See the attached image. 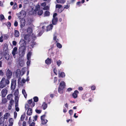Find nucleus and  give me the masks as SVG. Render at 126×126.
Here are the masks:
<instances>
[{
  "instance_id": "f257e3e1",
  "label": "nucleus",
  "mask_w": 126,
  "mask_h": 126,
  "mask_svg": "<svg viewBox=\"0 0 126 126\" xmlns=\"http://www.w3.org/2000/svg\"><path fill=\"white\" fill-rule=\"evenodd\" d=\"M24 68H23L22 69L21 71L19 69H17L16 70V77L18 78V83H19V81L21 79V76L24 74L25 71Z\"/></svg>"
},
{
  "instance_id": "f03ea898",
  "label": "nucleus",
  "mask_w": 126,
  "mask_h": 126,
  "mask_svg": "<svg viewBox=\"0 0 126 126\" xmlns=\"http://www.w3.org/2000/svg\"><path fill=\"white\" fill-rule=\"evenodd\" d=\"M9 83V81L8 79H6L5 78L3 77L0 81V87L1 89L5 87Z\"/></svg>"
},
{
  "instance_id": "7ed1b4c3",
  "label": "nucleus",
  "mask_w": 126,
  "mask_h": 126,
  "mask_svg": "<svg viewBox=\"0 0 126 126\" xmlns=\"http://www.w3.org/2000/svg\"><path fill=\"white\" fill-rule=\"evenodd\" d=\"M65 86V83L64 81H61L60 83L58 91L60 94H62L63 93V89Z\"/></svg>"
},
{
  "instance_id": "20e7f679",
  "label": "nucleus",
  "mask_w": 126,
  "mask_h": 126,
  "mask_svg": "<svg viewBox=\"0 0 126 126\" xmlns=\"http://www.w3.org/2000/svg\"><path fill=\"white\" fill-rule=\"evenodd\" d=\"M29 107L28 104H27L25 105V108L26 109H28L27 113V114L28 115L30 116L32 115V108H29Z\"/></svg>"
},
{
  "instance_id": "39448f33",
  "label": "nucleus",
  "mask_w": 126,
  "mask_h": 126,
  "mask_svg": "<svg viewBox=\"0 0 126 126\" xmlns=\"http://www.w3.org/2000/svg\"><path fill=\"white\" fill-rule=\"evenodd\" d=\"M7 88H5L2 89L1 92V97H5L7 93Z\"/></svg>"
},
{
  "instance_id": "423d86ee",
  "label": "nucleus",
  "mask_w": 126,
  "mask_h": 126,
  "mask_svg": "<svg viewBox=\"0 0 126 126\" xmlns=\"http://www.w3.org/2000/svg\"><path fill=\"white\" fill-rule=\"evenodd\" d=\"M26 42L24 39H21L20 41L19 44L20 45V48H26Z\"/></svg>"
},
{
  "instance_id": "0eeeda50",
  "label": "nucleus",
  "mask_w": 126,
  "mask_h": 126,
  "mask_svg": "<svg viewBox=\"0 0 126 126\" xmlns=\"http://www.w3.org/2000/svg\"><path fill=\"white\" fill-rule=\"evenodd\" d=\"M46 116V115L44 114L41 116L42 124L43 125L46 124L48 121L47 119H45Z\"/></svg>"
},
{
  "instance_id": "6e6552de",
  "label": "nucleus",
  "mask_w": 126,
  "mask_h": 126,
  "mask_svg": "<svg viewBox=\"0 0 126 126\" xmlns=\"http://www.w3.org/2000/svg\"><path fill=\"white\" fill-rule=\"evenodd\" d=\"M12 73L9 69H8L6 72V75L7 79H11L12 77Z\"/></svg>"
},
{
  "instance_id": "1a4fd4ad",
  "label": "nucleus",
  "mask_w": 126,
  "mask_h": 126,
  "mask_svg": "<svg viewBox=\"0 0 126 126\" xmlns=\"http://www.w3.org/2000/svg\"><path fill=\"white\" fill-rule=\"evenodd\" d=\"M20 49H21V51L20 52L19 55L20 57H22L24 56L26 48H20Z\"/></svg>"
},
{
  "instance_id": "9d476101",
  "label": "nucleus",
  "mask_w": 126,
  "mask_h": 126,
  "mask_svg": "<svg viewBox=\"0 0 126 126\" xmlns=\"http://www.w3.org/2000/svg\"><path fill=\"white\" fill-rule=\"evenodd\" d=\"M16 86V80H12L11 88V90H14Z\"/></svg>"
},
{
  "instance_id": "9b49d317",
  "label": "nucleus",
  "mask_w": 126,
  "mask_h": 126,
  "mask_svg": "<svg viewBox=\"0 0 126 126\" xmlns=\"http://www.w3.org/2000/svg\"><path fill=\"white\" fill-rule=\"evenodd\" d=\"M26 21L24 19L21 18L20 21V27L21 28H23L26 24Z\"/></svg>"
},
{
  "instance_id": "f8f14e48",
  "label": "nucleus",
  "mask_w": 126,
  "mask_h": 126,
  "mask_svg": "<svg viewBox=\"0 0 126 126\" xmlns=\"http://www.w3.org/2000/svg\"><path fill=\"white\" fill-rule=\"evenodd\" d=\"M24 38L25 40L27 41L28 42H30L31 41L30 35L29 34H25L24 36Z\"/></svg>"
},
{
  "instance_id": "ddd939ff",
  "label": "nucleus",
  "mask_w": 126,
  "mask_h": 126,
  "mask_svg": "<svg viewBox=\"0 0 126 126\" xmlns=\"http://www.w3.org/2000/svg\"><path fill=\"white\" fill-rule=\"evenodd\" d=\"M17 47H15L13 49L12 52V54L13 56H15L16 54H17Z\"/></svg>"
},
{
  "instance_id": "4468645a",
  "label": "nucleus",
  "mask_w": 126,
  "mask_h": 126,
  "mask_svg": "<svg viewBox=\"0 0 126 126\" xmlns=\"http://www.w3.org/2000/svg\"><path fill=\"white\" fill-rule=\"evenodd\" d=\"M32 99L29 100H28V104L29 105H31V107L32 108L34 107L35 105V103L34 102H32Z\"/></svg>"
},
{
  "instance_id": "2eb2a0df",
  "label": "nucleus",
  "mask_w": 126,
  "mask_h": 126,
  "mask_svg": "<svg viewBox=\"0 0 126 126\" xmlns=\"http://www.w3.org/2000/svg\"><path fill=\"white\" fill-rule=\"evenodd\" d=\"M30 48L31 49V51H29L27 55V59L28 60H29L31 58V56L32 54V48L30 47Z\"/></svg>"
},
{
  "instance_id": "dca6fc26",
  "label": "nucleus",
  "mask_w": 126,
  "mask_h": 126,
  "mask_svg": "<svg viewBox=\"0 0 126 126\" xmlns=\"http://www.w3.org/2000/svg\"><path fill=\"white\" fill-rule=\"evenodd\" d=\"M53 26L52 24H50L46 27V31L47 32L51 30L52 29Z\"/></svg>"
},
{
  "instance_id": "f3484780",
  "label": "nucleus",
  "mask_w": 126,
  "mask_h": 126,
  "mask_svg": "<svg viewBox=\"0 0 126 126\" xmlns=\"http://www.w3.org/2000/svg\"><path fill=\"white\" fill-rule=\"evenodd\" d=\"M79 93V92L77 90L75 91L74 93L72 94V96L73 98H75L77 97L78 94Z\"/></svg>"
},
{
  "instance_id": "a211bd4d",
  "label": "nucleus",
  "mask_w": 126,
  "mask_h": 126,
  "mask_svg": "<svg viewBox=\"0 0 126 126\" xmlns=\"http://www.w3.org/2000/svg\"><path fill=\"white\" fill-rule=\"evenodd\" d=\"M18 99L19 98L17 96H15V107H18Z\"/></svg>"
},
{
  "instance_id": "6ab92c4d",
  "label": "nucleus",
  "mask_w": 126,
  "mask_h": 126,
  "mask_svg": "<svg viewBox=\"0 0 126 126\" xmlns=\"http://www.w3.org/2000/svg\"><path fill=\"white\" fill-rule=\"evenodd\" d=\"M58 21V18H53L52 21V24L53 25H56Z\"/></svg>"
},
{
  "instance_id": "aec40b11",
  "label": "nucleus",
  "mask_w": 126,
  "mask_h": 126,
  "mask_svg": "<svg viewBox=\"0 0 126 126\" xmlns=\"http://www.w3.org/2000/svg\"><path fill=\"white\" fill-rule=\"evenodd\" d=\"M45 62L47 65L50 64L51 63V59L48 58L45 61Z\"/></svg>"
},
{
  "instance_id": "412c9836",
  "label": "nucleus",
  "mask_w": 126,
  "mask_h": 126,
  "mask_svg": "<svg viewBox=\"0 0 126 126\" xmlns=\"http://www.w3.org/2000/svg\"><path fill=\"white\" fill-rule=\"evenodd\" d=\"M76 0H68L66 4L67 5L73 4L75 2Z\"/></svg>"
},
{
  "instance_id": "4be33fe9",
  "label": "nucleus",
  "mask_w": 126,
  "mask_h": 126,
  "mask_svg": "<svg viewBox=\"0 0 126 126\" xmlns=\"http://www.w3.org/2000/svg\"><path fill=\"white\" fill-rule=\"evenodd\" d=\"M15 36L16 37H18L19 35V31L17 30H15Z\"/></svg>"
},
{
  "instance_id": "5701e85b",
  "label": "nucleus",
  "mask_w": 126,
  "mask_h": 126,
  "mask_svg": "<svg viewBox=\"0 0 126 126\" xmlns=\"http://www.w3.org/2000/svg\"><path fill=\"white\" fill-rule=\"evenodd\" d=\"M20 14L22 16H23L24 17H25L26 15V12L24 10H22L20 12Z\"/></svg>"
},
{
  "instance_id": "b1692460",
  "label": "nucleus",
  "mask_w": 126,
  "mask_h": 126,
  "mask_svg": "<svg viewBox=\"0 0 126 126\" xmlns=\"http://www.w3.org/2000/svg\"><path fill=\"white\" fill-rule=\"evenodd\" d=\"M58 74L59 75V77L64 78L65 76V74L63 72H61V73H59Z\"/></svg>"
},
{
  "instance_id": "393cba45",
  "label": "nucleus",
  "mask_w": 126,
  "mask_h": 126,
  "mask_svg": "<svg viewBox=\"0 0 126 126\" xmlns=\"http://www.w3.org/2000/svg\"><path fill=\"white\" fill-rule=\"evenodd\" d=\"M10 115V114L8 113H6L4 115V117L3 118V122H4V119H7L8 118L9 116Z\"/></svg>"
},
{
  "instance_id": "a878e982",
  "label": "nucleus",
  "mask_w": 126,
  "mask_h": 126,
  "mask_svg": "<svg viewBox=\"0 0 126 126\" xmlns=\"http://www.w3.org/2000/svg\"><path fill=\"white\" fill-rule=\"evenodd\" d=\"M13 120L12 118H10L9 120V126H12L13 124Z\"/></svg>"
},
{
  "instance_id": "bb28decb",
  "label": "nucleus",
  "mask_w": 126,
  "mask_h": 126,
  "mask_svg": "<svg viewBox=\"0 0 126 126\" xmlns=\"http://www.w3.org/2000/svg\"><path fill=\"white\" fill-rule=\"evenodd\" d=\"M13 95L12 94H8L7 97V99L8 100H11L13 99Z\"/></svg>"
},
{
  "instance_id": "cd10ccee",
  "label": "nucleus",
  "mask_w": 126,
  "mask_h": 126,
  "mask_svg": "<svg viewBox=\"0 0 126 126\" xmlns=\"http://www.w3.org/2000/svg\"><path fill=\"white\" fill-rule=\"evenodd\" d=\"M47 105L45 102L43 103L42 105V107L44 110L46 109L47 107Z\"/></svg>"
},
{
  "instance_id": "c85d7f7f",
  "label": "nucleus",
  "mask_w": 126,
  "mask_h": 126,
  "mask_svg": "<svg viewBox=\"0 0 126 126\" xmlns=\"http://www.w3.org/2000/svg\"><path fill=\"white\" fill-rule=\"evenodd\" d=\"M36 10H32L29 12V14L30 15H32L36 14Z\"/></svg>"
},
{
  "instance_id": "c756f323",
  "label": "nucleus",
  "mask_w": 126,
  "mask_h": 126,
  "mask_svg": "<svg viewBox=\"0 0 126 126\" xmlns=\"http://www.w3.org/2000/svg\"><path fill=\"white\" fill-rule=\"evenodd\" d=\"M56 1L58 3L64 4L65 2V0H56Z\"/></svg>"
},
{
  "instance_id": "7c9ffc66",
  "label": "nucleus",
  "mask_w": 126,
  "mask_h": 126,
  "mask_svg": "<svg viewBox=\"0 0 126 126\" xmlns=\"http://www.w3.org/2000/svg\"><path fill=\"white\" fill-rule=\"evenodd\" d=\"M32 29L31 27H28L27 29V32L29 33H31L32 32Z\"/></svg>"
},
{
  "instance_id": "2f4dec72",
  "label": "nucleus",
  "mask_w": 126,
  "mask_h": 126,
  "mask_svg": "<svg viewBox=\"0 0 126 126\" xmlns=\"http://www.w3.org/2000/svg\"><path fill=\"white\" fill-rule=\"evenodd\" d=\"M4 56L6 59L8 60L9 59L10 56L9 54L5 53L4 54Z\"/></svg>"
},
{
  "instance_id": "473e14b6",
  "label": "nucleus",
  "mask_w": 126,
  "mask_h": 126,
  "mask_svg": "<svg viewBox=\"0 0 126 126\" xmlns=\"http://www.w3.org/2000/svg\"><path fill=\"white\" fill-rule=\"evenodd\" d=\"M23 94L24 95L25 97L26 98L27 97V94L25 89H23L22 91Z\"/></svg>"
},
{
  "instance_id": "72a5a7b5",
  "label": "nucleus",
  "mask_w": 126,
  "mask_h": 126,
  "mask_svg": "<svg viewBox=\"0 0 126 126\" xmlns=\"http://www.w3.org/2000/svg\"><path fill=\"white\" fill-rule=\"evenodd\" d=\"M50 13L48 11H46L44 13V16H49L50 15Z\"/></svg>"
},
{
  "instance_id": "f704fd0d",
  "label": "nucleus",
  "mask_w": 126,
  "mask_h": 126,
  "mask_svg": "<svg viewBox=\"0 0 126 126\" xmlns=\"http://www.w3.org/2000/svg\"><path fill=\"white\" fill-rule=\"evenodd\" d=\"M43 11L42 10H40L38 11V12H37L38 15L39 16H41L43 13Z\"/></svg>"
},
{
  "instance_id": "c9c22d12",
  "label": "nucleus",
  "mask_w": 126,
  "mask_h": 126,
  "mask_svg": "<svg viewBox=\"0 0 126 126\" xmlns=\"http://www.w3.org/2000/svg\"><path fill=\"white\" fill-rule=\"evenodd\" d=\"M40 7L39 5L38 4L35 7V8L34 10H36V11L40 10Z\"/></svg>"
},
{
  "instance_id": "e433bc0d",
  "label": "nucleus",
  "mask_w": 126,
  "mask_h": 126,
  "mask_svg": "<svg viewBox=\"0 0 126 126\" xmlns=\"http://www.w3.org/2000/svg\"><path fill=\"white\" fill-rule=\"evenodd\" d=\"M33 99L34 102H37L38 101V98L37 96L34 97Z\"/></svg>"
},
{
  "instance_id": "4c0bfd02",
  "label": "nucleus",
  "mask_w": 126,
  "mask_h": 126,
  "mask_svg": "<svg viewBox=\"0 0 126 126\" xmlns=\"http://www.w3.org/2000/svg\"><path fill=\"white\" fill-rule=\"evenodd\" d=\"M57 47L59 48H61L62 46L61 44L59 43H57L56 44Z\"/></svg>"
},
{
  "instance_id": "58836bf2",
  "label": "nucleus",
  "mask_w": 126,
  "mask_h": 126,
  "mask_svg": "<svg viewBox=\"0 0 126 126\" xmlns=\"http://www.w3.org/2000/svg\"><path fill=\"white\" fill-rule=\"evenodd\" d=\"M17 4L15 2L13 6V9H17Z\"/></svg>"
},
{
  "instance_id": "ea45409f",
  "label": "nucleus",
  "mask_w": 126,
  "mask_h": 126,
  "mask_svg": "<svg viewBox=\"0 0 126 126\" xmlns=\"http://www.w3.org/2000/svg\"><path fill=\"white\" fill-rule=\"evenodd\" d=\"M62 7V5L61 4H57L56 5V8H61Z\"/></svg>"
},
{
  "instance_id": "a19ab883",
  "label": "nucleus",
  "mask_w": 126,
  "mask_h": 126,
  "mask_svg": "<svg viewBox=\"0 0 126 126\" xmlns=\"http://www.w3.org/2000/svg\"><path fill=\"white\" fill-rule=\"evenodd\" d=\"M36 44V42H35L33 41L31 42L30 46L32 47V48H33L35 45Z\"/></svg>"
},
{
  "instance_id": "79ce46f5",
  "label": "nucleus",
  "mask_w": 126,
  "mask_h": 126,
  "mask_svg": "<svg viewBox=\"0 0 126 126\" xmlns=\"http://www.w3.org/2000/svg\"><path fill=\"white\" fill-rule=\"evenodd\" d=\"M14 103V101L13 99L10 100L9 102V104L11 105H13Z\"/></svg>"
},
{
  "instance_id": "37998d69",
  "label": "nucleus",
  "mask_w": 126,
  "mask_h": 126,
  "mask_svg": "<svg viewBox=\"0 0 126 126\" xmlns=\"http://www.w3.org/2000/svg\"><path fill=\"white\" fill-rule=\"evenodd\" d=\"M3 37L5 39H7L9 37L8 35L7 34H4Z\"/></svg>"
},
{
  "instance_id": "c03bdc74",
  "label": "nucleus",
  "mask_w": 126,
  "mask_h": 126,
  "mask_svg": "<svg viewBox=\"0 0 126 126\" xmlns=\"http://www.w3.org/2000/svg\"><path fill=\"white\" fill-rule=\"evenodd\" d=\"M25 117V115L24 114L22 115L21 117V121H23Z\"/></svg>"
},
{
  "instance_id": "a18cd8bd",
  "label": "nucleus",
  "mask_w": 126,
  "mask_h": 126,
  "mask_svg": "<svg viewBox=\"0 0 126 126\" xmlns=\"http://www.w3.org/2000/svg\"><path fill=\"white\" fill-rule=\"evenodd\" d=\"M57 37L56 36H54L53 37V40L54 41H56L55 43H57L58 41V39H57Z\"/></svg>"
},
{
  "instance_id": "49530a36",
  "label": "nucleus",
  "mask_w": 126,
  "mask_h": 126,
  "mask_svg": "<svg viewBox=\"0 0 126 126\" xmlns=\"http://www.w3.org/2000/svg\"><path fill=\"white\" fill-rule=\"evenodd\" d=\"M57 63L58 66H59L62 63V62L60 60H59L57 61Z\"/></svg>"
},
{
  "instance_id": "de8ad7c7",
  "label": "nucleus",
  "mask_w": 126,
  "mask_h": 126,
  "mask_svg": "<svg viewBox=\"0 0 126 126\" xmlns=\"http://www.w3.org/2000/svg\"><path fill=\"white\" fill-rule=\"evenodd\" d=\"M3 71L1 70H0V75L1 76H3L4 75Z\"/></svg>"
},
{
  "instance_id": "09e8293b",
  "label": "nucleus",
  "mask_w": 126,
  "mask_h": 126,
  "mask_svg": "<svg viewBox=\"0 0 126 126\" xmlns=\"http://www.w3.org/2000/svg\"><path fill=\"white\" fill-rule=\"evenodd\" d=\"M35 111L36 113L38 114L40 113L42 111V110H41L37 109H36L35 110Z\"/></svg>"
},
{
  "instance_id": "8fccbe9b",
  "label": "nucleus",
  "mask_w": 126,
  "mask_h": 126,
  "mask_svg": "<svg viewBox=\"0 0 126 126\" xmlns=\"http://www.w3.org/2000/svg\"><path fill=\"white\" fill-rule=\"evenodd\" d=\"M43 32L42 31H40L38 33V36H41Z\"/></svg>"
},
{
  "instance_id": "3c124183",
  "label": "nucleus",
  "mask_w": 126,
  "mask_h": 126,
  "mask_svg": "<svg viewBox=\"0 0 126 126\" xmlns=\"http://www.w3.org/2000/svg\"><path fill=\"white\" fill-rule=\"evenodd\" d=\"M31 37L32 39H35L36 38V37L35 35L34 34L32 33L31 36Z\"/></svg>"
},
{
  "instance_id": "603ef678",
  "label": "nucleus",
  "mask_w": 126,
  "mask_h": 126,
  "mask_svg": "<svg viewBox=\"0 0 126 126\" xmlns=\"http://www.w3.org/2000/svg\"><path fill=\"white\" fill-rule=\"evenodd\" d=\"M91 89L92 90H94L95 89V87L94 85H93L91 87Z\"/></svg>"
},
{
  "instance_id": "864d4df0",
  "label": "nucleus",
  "mask_w": 126,
  "mask_h": 126,
  "mask_svg": "<svg viewBox=\"0 0 126 126\" xmlns=\"http://www.w3.org/2000/svg\"><path fill=\"white\" fill-rule=\"evenodd\" d=\"M0 18L1 20H3L4 18V15L2 14H1L0 15Z\"/></svg>"
},
{
  "instance_id": "5fc2aeb1",
  "label": "nucleus",
  "mask_w": 126,
  "mask_h": 126,
  "mask_svg": "<svg viewBox=\"0 0 126 126\" xmlns=\"http://www.w3.org/2000/svg\"><path fill=\"white\" fill-rule=\"evenodd\" d=\"M53 72L56 75H57V70L55 68H54L53 69Z\"/></svg>"
},
{
  "instance_id": "6e6d98bb",
  "label": "nucleus",
  "mask_w": 126,
  "mask_h": 126,
  "mask_svg": "<svg viewBox=\"0 0 126 126\" xmlns=\"http://www.w3.org/2000/svg\"><path fill=\"white\" fill-rule=\"evenodd\" d=\"M7 25L8 27H10L11 26V24L9 22H7Z\"/></svg>"
},
{
  "instance_id": "4d7b16f0",
  "label": "nucleus",
  "mask_w": 126,
  "mask_h": 126,
  "mask_svg": "<svg viewBox=\"0 0 126 126\" xmlns=\"http://www.w3.org/2000/svg\"><path fill=\"white\" fill-rule=\"evenodd\" d=\"M18 25V23L16 21L14 23V26H15L16 27Z\"/></svg>"
},
{
  "instance_id": "13d9d810",
  "label": "nucleus",
  "mask_w": 126,
  "mask_h": 126,
  "mask_svg": "<svg viewBox=\"0 0 126 126\" xmlns=\"http://www.w3.org/2000/svg\"><path fill=\"white\" fill-rule=\"evenodd\" d=\"M19 65L21 66H22L24 65V63L22 61H20L19 63Z\"/></svg>"
},
{
  "instance_id": "bf43d9fd",
  "label": "nucleus",
  "mask_w": 126,
  "mask_h": 126,
  "mask_svg": "<svg viewBox=\"0 0 126 126\" xmlns=\"http://www.w3.org/2000/svg\"><path fill=\"white\" fill-rule=\"evenodd\" d=\"M12 44L13 45L16 46L17 44V42L15 41H13L12 42Z\"/></svg>"
},
{
  "instance_id": "052dcab7",
  "label": "nucleus",
  "mask_w": 126,
  "mask_h": 126,
  "mask_svg": "<svg viewBox=\"0 0 126 126\" xmlns=\"http://www.w3.org/2000/svg\"><path fill=\"white\" fill-rule=\"evenodd\" d=\"M76 4L77 5L79 6V7L81 5V2L80 1H78L76 3Z\"/></svg>"
},
{
  "instance_id": "680f3d73",
  "label": "nucleus",
  "mask_w": 126,
  "mask_h": 126,
  "mask_svg": "<svg viewBox=\"0 0 126 126\" xmlns=\"http://www.w3.org/2000/svg\"><path fill=\"white\" fill-rule=\"evenodd\" d=\"M58 80V78L57 77H55L54 78V83H56L57 81Z\"/></svg>"
},
{
  "instance_id": "e2e57ef3",
  "label": "nucleus",
  "mask_w": 126,
  "mask_h": 126,
  "mask_svg": "<svg viewBox=\"0 0 126 126\" xmlns=\"http://www.w3.org/2000/svg\"><path fill=\"white\" fill-rule=\"evenodd\" d=\"M70 6V5H68L67 4L65 5L64 7V8L68 9L69 7Z\"/></svg>"
},
{
  "instance_id": "0e129e2a",
  "label": "nucleus",
  "mask_w": 126,
  "mask_h": 126,
  "mask_svg": "<svg viewBox=\"0 0 126 126\" xmlns=\"http://www.w3.org/2000/svg\"><path fill=\"white\" fill-rule=\"evenodd\" d=\"M18 89L16 90L15 91V95H18Z\"/></svg>"
},
{
  "instance_id": "69168bd1",
  "label": "nucleus",
  "mask_w": 126,
  "mask_h": 126,
  "mask_svg": "<svg viewBox=\"0 0 126 126\" xmlns=\"http://www.w3.org/2000/svg\"><path fill=\"white\" fill-rule=\"evenodd\" d=\"M69 113L70 114V115H72L73 114V110H69Z\"/></svg>"
},
{
  "instance_id": "338daca9",
  "label": "nucleus",
  "mask_w": 126,
  "mask_h": 126,
  "mask_svg": "<svg viewBox=\"0 0 126 126\" xmlns=\"http://www.w3.org/2000/svg\"><path fill=\"white\" fill-rule=\"evenodd\" d=\"M3 36H2L0 37V42H2L3 41V39H2Z\"/></svg>"
},
{
  "instance_id": "774afa93",
  "label": "nucleus",
  "mask_w": 126,
  "mask_h": 126,
  "mask_svg": "<svg viewBox=\"0 0 126 126\" xmlns=\"http://www.w3.org/2000/svg\"><path fill=\"white\" fill-rule=\"evenodd\" d=\"M30 126H35V123L34 122H32L30 124Z\"/></svg>"
}]
</instances>
